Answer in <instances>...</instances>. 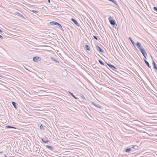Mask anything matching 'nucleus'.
Segmentation results:
<instances>
[{
  "label": "nucleus",
  "mask_w": 157,
  "mask_h": 157,
  "mask_svg": "<svg viewBox=\"0 0 157 157\" xmlns=\"http://www.w3.org/2000/svg\"><path fill=\"white\" fill-rule=\"evenodd\" d=\"M152 64L153 65L154 69L152 71L154 76L155 77V76L157 75V73L156 72V71H157V67L156 64L153 60L152 61Z\"/></svg>",
  "instance_id": "nucleus-1"
},
{
  "label": "nucleus",
  "mask_w": 157,
  "mask_h": 157,
  "mask_svg": "<svg viewBox=\"0 0 157 157\" xmlns=\"http://www.w3.org/2000/svg\"><path fill=\"white\" fill-rule=\"evenodd\" d=\"M109 20L110 24L112 25L114 27L115 25H117L115 20L113 19V17L111 16H110V17L109 18Z\"/></svg>",
  "instance_id": "nucleus-2"
},
{
  "label": "nucleus",
  "mask_w": 157,
  "mask_h": 157,
  "mask_svg": "<svg viewBox=\"0 0 157 157\" xmlns=\"http://www.w3.org/2000/svg\"><path fill=\"white\" fill-rule=\"evenodd\" d=\"M136 45L140 51V50H141V49H144V48H143V46H142L140 42H138L136 43Z\"/></svg>",
  "instance_id": "nucleus-3"
},
{
  "label": "nucleus",
  "mask_w": 157,
  "mask_h": 157,
  "mask_svg": "<svg viewBox=\"0 0 157 157\" xmlns=\"http://www.w3.org/2000/svg\"><path fill=\"white\" fill-rule=\"evenodd\" d=\"M41 60V58L38 56H35L33 57V60L35 62H37L38 61H40Z\"/></svg>",
  "instance_id": "nucleus-4"
},
{
  "label": "nucleus",
  "mask_w": 157,
  "mask_h": 157,
  "mask_svg": "<svg viewBox=\"0 0 157 157\" xmlns=\"http://www.w3.org/2000/svg\"><path fill=\"white\" fill-rule=\"evenodd\" d=\"M97 50L101 52V53H104V51L101 49L98 45H96Z\"/></svg>",
  "instance_id": "nucleus-5"
},
{
  "label": "nucleus",
  "mask_w": 157,
  "mask_h": 157,
  "mask_svg": "<svg viewBox=\"0 0 157 157\" xmlns=\"http://www.w3.org/2000/svg\"><path fill=\"white\" fill-rule=\"evenodd\" d=\"M107 65L112 70L113 68L116 69V68L113 65L111 64L109 62L107 63L106 62Z\"/></svg>",
  "instance_id": "nucleus-6"
},
{
  "label": "nucleus",
  "mask_w": 157,
  "mask_h": 157,
  "mask_svg": "<svg viewBox=\"0 0 157 157\" xmlns=\"http://www.w3.org/2000/svg\"><path fill=\"white\" fill-rule=\"evenodd\" d=\"M71 20L74 23L78 26H79V24L77 21L74 18H72L71 19Z\"/></svg>",
  "instance_id": "nucleus-7"
},
{
  "label": "nucleus",
  "mask_w": 157,
  "mask_h": 157,
  "mask_svg": "<svg viewBox=\"0 0 157 157\" xmlns=\"http://www.w3.org/2000/svg\"><path fill=\"white\" fill-rule=\"evenodd\" d=\"M16 14L19 17H21L22 19H25V17L21 14L19 12H16Z\"/></svg>",
  "instance_id": "nucleus-8"
},
{
  "label": "nucleus",
  "mask_w": 157,
  "mask_h": 157,
  "mask_svg": "<svg viewBox=\"0 0 157 157\" xmlns=\"http://www.w3.org/2000/svg\"><path fill=\"white\" fill-rule=\"evenodd\" d=\"M91 103L97 108H100L101 109L102 108L101 106L99 104L97 105L94 102H92Z\"/></svg>",
  "instance_id": "nucleus-9"
},
{
  "label": "nucleus",
  "mask_w": 157,
  "mask_h": 157,
  "mask_svg": "<svg viewBox=\"0 0 157 157\" xmlns=\"http://www.w3.org/2000/svg\"><path fill=\"white\" fill-rule=\"evenodd\" d=\"M144 61L145 62V63L147 65V67H149V68H151V66L149 64V63H148V62L145 59H144Z\"/></svg>",
  "instance_id": "nucleus-10"
},
{
  "label": "nucleus",
  "mask_w": 157,
  "mask_h": 157,
  "mask_svg": "<svg viewBox=\"0 0 157 157\" xmlns=\"http://www.w3.org/2000/svg\"><path fill=\"white\" fill-rule=\"evenodd\" d=\"M12 105L14 107L15 109H17V106L16 103L14 101H12Z\"/></svg>",
  "instance_id": "nucleus-11"
},
{
  "label": "nucleus",
  "mask_w": 157,
  "mask_h": 157,
  "mask_svg": "<svg viewBox=\"0 0 157 157\" xmlns=\"http://www.w3.org/2000/svg\"><path fill=\"white\" fill-rule=\"evenodd\" d=\"M50 58L52 61L55 62L56 63H59V62L55 58H54L53 57H51Z\"/></svg>",
  "instance_id": "nucleus-12"
},
{
  "label": "nucleus",
  "mask_w": 157,
  "mask_h": 157,
  "mask_svg": "<svg viewBox=\"0 0 157 157\" xmlns=\"http://www.w3.org/2000/svg\"><path fill=\"white\" fill-rule=\"evenodd\" d=\"M46 147L48 149L51 150H52L54 149V148H53V147L51 146L47 145L46 146Z\"/></svg>",
  "instance_id": "nucleus-13"
},
{
  "label": "nucleus",
  "mask_w": 157,
  "mask_h": 157,
  "mask_svg": "<svg viewBox=\"0 0 157 157\" xmlns=\"http://www.w3.org/2000/svg\"><path fill=\"white\" fill-rule=\"evenodd\" d=\"M140 52L142 53V54L143 55H145L146 54V51L144 49H141V50H140Z\"/></svg>",
  "instance_id": "nucleus-14"
},
{
  "label": "nucleus",
  "mask_w": 157,
  "mask_h": 157,
  "mask_svg": "<svg viewBox=\"0 0 157 157\" xmlns=\"http://www.w3.org/2000/svg\"><path fill=\"white\" fill-rule=\"evenodd\" d=\"M132 150V148H129L126 149L124 150L126 152H129L131 151Z\"/></svg>",
  "instance_id": "nucleus-15"
},
{
  "label": "nucleus",
  "mask_w": 157,
  "mask_h": 157,
  "mask_svg": "<svg viewBox=\"0 0 157 157\" xmlns=\"http://www.w3.org/2000/svg\"><path fill=\"white\" fill-rule=\"evenodd\" d=\"M58 22L56 21H51L50 22V24L51 25H57V24Z\"/></svg>",
  "instance_id": "nucleus-16"
},
{
  "label": "nucleus",
  "mask_w": 157,
  "mask_h": 157,
  "mask_svg": "<svg viewBox=\"0 0 157 157\" xmlns=\"http://www.w3.org/2000/svg\"><path fill=\"white\" fill-rule=\"evenodd\" d=\"M128 39L130 40L131 42L132 43V44L135 47V45H136V44H135L134 41L132 40L131 38L130 37H129Z\"/></svg>",
  "instance_id": "nucleus-17"
},
{
  "label": "nucleus",
  "mask_w": 157,
  "mask_h": 157,
  "mask_svg": "<svg viewBox=\"0 0 157 157\" xmlns=\"http://www.w3.org/2000/svg\"><path fill=\"white\" fill-rule=\"evenodd\" d=\"M57 25L58 26H59V27H60V29L63 31V32L64 31V30H63V28H62V27L61 26V24H60L58 22L57 23V25Z\"/></svg>",
  "instance_id": "nucleus-18"
},
{
  "label": "nucleus",
  "mask_w": 157,
  "mask_h": 157,
  "mask_svg": "<svg viewBox=\"0 0 157 157\" xmlns=\"http://www.w3.org/2000/svg\"><path fill=\"white\" fill-rule=\"evenodd\" d=\"M5 128H14L16 129V128L13 126H11L10 125H7L6 126Z\"/></svg>",
  "instance_id": "nucleus-19"
},
{
  "label": "nucleus",
  "mask_w": 157,
  "mask_h": 157,
  "mask_svg": "<svg viewBox=\"0 0 157 157\" xmlns=\"http://www.w3.org/2000/svg\"><path fill=\"white\" fill-rule=\"evenodd\" d=\"M109 1L112 2H113V3H114L116 6H118V4L116 1H115V0H108Z\"/></svg>",
  "instance_id": "nucleus-20"
},
{
  "label": "nucleus",
  "mask_w": 157,
  "mask_h": 157,
  "mask_svg": "<svg viewBox=\"0 0 157 157\" xmlns=\"http://www.w3.org/2000/svg\"><path fill=\"white\" fill-rule=\"evenodd\" d=\"M85 48L87 50H88V51L90 50V48L88 45L87 44H86L85 45Z\"/></svg>",
  "instance_id": "nucleus-21"
},
{
  "label": "nucleus",
  "mask_w": 157,
  "mask_h": 157,
  "mask_svg": "<svg viewBox=\"0 0 157 157\" xmlns=\"http://www.w3.org/2000/svg\"><path fill=\"white\" fill-rule=\"evenodd\" d=\"M68 93L75 98V99H77V98L74 95H73L72 93L70 91H68Z\"/></svg>",
  "instance_id": "nucleus-22"
},
{
  "label": "nucleus",
  "mask_w": 157,
  "mask_h": 157,
  "mask_svg": "<svg viewBox=\"0 0 157 157\" xmlns=\"http://www.w3.org/2000/svg\"><path fill=\"white\" fill-rule=\"evenodd\" d=\"M132 148H134L135 150H137L138 149L139 147L137 145H134L133 146Z\"/></svg>",
  "instance_id": "nucleus-23"
},
{
  "label": "nucleus",
  "mask_w": 157,
  "mask_h": 157,
  "mask_svg": "<svg viewBox=\"0 0 157 157\" xmlns=\"http://www.w3.org/2000/svg\"><path fill=\"white\" fill-rule=\"evenodd\" d=\"M112 70H113L114 71L116 72L117 73H119L118 71V70H119L117 68L116 69L115 68H113Z\"/></svg>",
  "instance_id": "nucleus-24"
},
{
  "label": "nucleus",
  "mask_w": 157,
  "mask_h": 157,
  "mask_svg": "<svg viewBox=\"0 0 157 157\" xmlns=\"http://www.w3.org/2000/svg\"><path fill=\"white\" fill-rule=\"evenodd\" d=\"M41 140L44 143H47L48 142V140H45L43 138H41Z\"/></svg>",
  "instance_id": "nucleus-25"
},
{
  "label": "nucleus",
  "mask_w": 157,
  "mask_h": 157,
  "mask_svg": "<svg viewBox=\"0 0 157 157\" xmlns=\"http://www.w3.org/2000/svg\"><path fill=\"white\" fill-rule=\"evenodd\" d=\"M98 61L101 64L104 65V63L101 60H99Z\"/></svg>",
  "instance_id": "nucleus-26"
},
{
  "label": "nucleus",
  "mask_w": 157,
  "mask_h": 157,
  "mask_svg": "<svg viewBox=\"0 0 157 157\" xmlns=\"http://www.w3.org/2000/svg\"><path fill=\"white\" fill-rule=\"evenodd\" d=\"M40 129L43 130L44 129V128L43 127V125L42 124H41L40 127Z\"/></svg>",
  "instance_id": "nucleus-27"
},
{
  "label": "nucleus",
  "mask_w": 157,
  "mask_h": 157,
  "mask_svg": "<svg viewBox=\"0 0 157 157\" xmlns=\"http://www.w3.org/2000/svg\"><path fill=\"white\" fill-rule=\"evenodd\" d=\"M31 11L32 12L34 13H38V11L32 10H31Z\"/></svg>",
  "instance_id": "nucleus-28"
},
{
  "label": "nucleus",
  "mask_w": 157,
  "mask_h": 157,
  "mask_svg": "<svg viewBox=\"0 0 157 157\" xmlns=\"http://www.w3.org/2000/svg\"><path fill=\"white\" fill-rule=\"evenodd\" d=\"M93 37L96 40H98L97 37V36L94 35L93 36Z\"/></svg>",
  "instance_id": "nucleus-29"
},
{
  "label": "nucleus",
  "mask_w": 157,
  "mask_h": 157,
  "mask_svg": "<svg viewBox=\"0 0 157 157\" xmlns=\"http://www.w3.org/2000/svg\"><path fill=\"white\" fill-rule=\"evenodd\" d=\"M154 10L156 12H157V7H154Z\"/></svg>",
  "instance_id": "nucleus-30"
},
{
  "label": "nucleus",
  "mask_w": 157,
  "mask_h": 157,
  "mask_svg": "<svg viewBox=\"0 0 157 157\" xmlns=\"http://www.w3.org/2000/svg\"><path fill=\"white\" fill-rule=\"evenodd\" d=\"M144 58L146 59L147 58V54H146L145 55H143Z\"/></svg>",
  "instance_id": "nucleus-31"
},
{
  "label": "nucleus",
  "mask_w": 157,
  "mask_h": 157,
  "mask_svg": "<svg viewBox=\"0 0 157 157\" xmlns=\"http://www.w3.org/2000/svg\"><path fill=\"white\" fill-rule=\"evenodd\" d=\"M112 78H113V79L115 80H116V81H117V78H114V77H113Z\"/></svg>",
  "instance_id": "nucleus-32"
},
{
  "label": "nucleus",
  "mask_w": 157,
  "mask_h": 157,
  "mask_svg": "<svg viewBox=\"0 0 157 157\" xmlns=\"http://www.w3.org/2000/svg\"><path fill=\"white\" fill-rule=\"evenodd\" d=\"M0 38L1 39H3V37L1 35H0Z\"/></svg>",
  "instance_id": "nucleus-33"
},
{
  "label": "nucleus",
  "mask_w": 157,
  "mask_h": 157,
  "mask_svg": "<svg viewBox=\"0 0 157 157\" xmlns=\"http://www.w3.org/2000/svg\"><path fill=\"white\" fill-rule=\"evenodd\" d=\"M82 98L83 99H85V97H84V96H82Z\"/></svg>",
  "instance_id": "nucleus-34"
},
{
  "label": "nucleus",
  "mask_w": 157,
  "mask_h": 157,
  "mask_svg": "<svg viewBox=\"0 0 157 157\" xmlns=\"http://www.w3.org/2000/svg\"><path fill=\"white\" fill-rule=\"evenodd\" d=\"M48 2L49 3H50V0H48Z\"/></svg>",
  "instance_id": "nucleus-35"
},
{
  "label": "nucleus",
  "mask_w": 157,
  "mask_h": 157,
  "mask_svg": "<svg viewBox=\"0 0 157 157\" xmlns=\"http://www.w3.org/2000/svg\"><path fill=\"white\" fill-rule=\"evenodd\" d=\"M4 156L5 157H7V156L6 155V154H4Z\"/></svg>",
  "instance_id": "nucleus-36"
},
{
  "label": "nucleus",
  "mask_w": 157,
  "mask_h": 157,
  "mask_svg": "<svg viewBox=\"0 0 157 157\" xmlns=\"http://www.w3.org/2000/svg\"><path fill=\"white\" fill-rule=\"evenodd\" d=\"M2 30L0 29V33H2Z\"/></svg>",
  "instance_id": "nucleus-37"
},
{
  "label": "nucleus",
  "mask_w": 157,
  "mask_h": 157,
  "mask_svg": "<svg viewBox=\"0 0 157 157\" xmlns=\"http://www.w3.org/2000/svg\"><path fill=\"white\" fill-rule=\"evenodd\" d=\"M37 151H38L37 150H36V152H37Z\"/></svg>",
  "instance_id": "nucleus-38"
},
{
  "label": "nucleus",
  "mask_w": 157,
  "mask_h": 157,
  "mask_svg": "<svg viewBox=\"0 0 157 157\" xmlns=\"http://www.w3.org/2000/svg\"><path fill=\"white\" fill-rule=\"evenodd\" d=\"M0 153H2V152H1H1H0Z\"/></svg>",
  "instance_id": "nucleus-39"
}]
</instances>
